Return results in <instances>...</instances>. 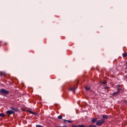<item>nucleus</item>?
Segmentation results:
<instances>
[{"label": "nucleus", "instance_id": "1", "mask_svg": "<svg viewBox=\"0 0 127 127\" xmlns=\"http://www.w3.org/2000/svg\"><path fill=\"white\" fill-rule=\"evenodd\" d=\"M105 121L104 119H101L100 120H98L96 122V125L100 126H102L104 123H105Z\"/></svg>", "mask_w": 127, "mask_h": 127}, {"label": "nucleus", "instance_id": "2", "mask_svg": "<svg viewBox=\"0 0 127 127\" xmlns=\"http://www.w3.org/2000/svg\"><path fill=\"white\" fill-rule=\"evenodd\" d=\"M6 113L8 116H10V115H13L14 116L15 115L14 111H13L12 110H8Z\"/></svg>", "mask_w": 127, "mask_h": 127}, {"label": "nucleus", "instance_id": "3", "mask_svg": "<svg viewBox=\"0 0 127 127\" xmlns=\"http://www.w3.org/2000/svg\"><path fill=\"white\" fill-rule=\"evenodd\" d=\"M0 93L2 94H8L9 92L4 89H0Z\"/></svg>", "mask_w": 127, "mask_h": 127}, {"label": "nucleus", "instance_id": "4", "mask_svg": "<svg viewBox=\"0 0 127 127\" xmlns=\"http://www.w3.org/2000/svg\"><path fill=\"white\" fill-rule=\"evenodd\" d=\"M10 109H11V111H13V112H18V109L17 108H14L13 107H10Z\"/></svg>", "mask_w": 127, "mask_h": 127}, {"label": "nucleus", "instance_id": "5", "mask_svg": "<svg viewBox=\"0 0 127 127\" xmlns=\"http://www.w3.org/2000/svg\"><path fill=\"white\" fill-rule=\"evenodd\" d=\"M117 87L118 88L117 91H119V93H120L121 91H122V88H121V85H118Z\"/></svg>", "mask_w": 127, "mask_h": 127}, {"label": "nucleus", "instance_id": "6", "mask_svg": "<svg viewBox=\"0 0 127 127\" xmlns=\"http://www.w3.org/2000/svg\"><path fill=\"white\" fill-rule=\"evenodd\" d=\"M103 120H106L109 119V116L108 115H103L102 116Z\"/></svg>", "mask_w": 127, "mask_h": 127}, {"label": "nucleus", "instance_id": "7", "mask_svg": "<svg viewBox=\"0 0 127 127\" xmlns=\"http://www.w3.org/2000/svg\"><path fill=\"white\" fill-rule=\"evenodd\" d=\"M119 94H120V91H117V92H114L113 93V96H117V95H119Z\"/></svg>", "mask_w": 127, "mask_h": 127}, {"label": "nucleus", "instance_id": "8", "mask_svg": "<svg viewBox=\"0 0 127 127\" xmlns=\"http://www.w3.org/2000/svg\"><path fill=\"white\" fill-rule=\"evenodd\" d=\"M30 114H32V115H35V116H37V114L31 111H28Z\"/></svg>", "mask_w": 127, "mask_h": 127}, {"label": "nucleus", "instance_id": "9", "mask_svg": "<svg viewBox=\"0 0 127 127\" xmlns=\"http://www.w3.org/2000/svg\"><path fill=\"white\" fill-rule=\"evenodd\" d=\"M70 91H72V92H73V93H75V88L74 87H70L69 88Z\"/></svg>", "mask_w": 127, "mask_h": 127}, {"label": "nucleus", "instance_id": "10", "mask_svg": "<svg viewBox=\"0 0 127 127\" xmlns=\"http://www.w3.org/2000/svg\"><path fill=\"white\" fill-rule=\"evenodd\" d=\"M64 123H66V122H67V123H68V124H71V123H72V121H71L70 120H64Z\"/></svg>", "mask_w": 127, "mask_h": 127}, {"label": "nucleus", "instance_id": "11", "mask_svg": "<svg viewBox=\"0 0 127 127\" xmlns=\"http://www.w3.org/2000/svg\"><path fill=\"white\" fill-rule=\"evenodd\" d=\"M122 55H123V57H124V58L127 57V53H123L122 54Z\"/></svg>", "mask_w": 127, "mask_h": 127}, {"label": "nucleus", "instance_id": "12", "mask_svg": "<svg viewBox=\"0 0 127 127\" xmlns=\"http://www.w3.org/2000/svg\"><path fill=\"white\" fill-rule=\"evenodd\" d=\"M0 117H1L2 118H4L5 117V115L3 113L0 114Z\"/></svg>", "mask_w": 127, "mask_h": 127}, {"label": "nucleus", "instance_id": "13", "mask_svg": "<svg viewBox=\"0 0 127 127\" xmlns=\"http://www.w3.org/2000/svg\"><path fill=\"white\" fill-rule=\"evenodd\" d=\"M97 122V118H94L92 121V123H95Z\"/></svg>", "mask_w": 127, "mask_h": 127}, {"label": "nucleus", "instance_id": "14", "mask_svg": "<svg viewBox=\"0 0 127 127\" xmlns=\"http://www.w3.org/2000/svg\"><path fill=\"white\" fill-rule=\"evenodd\" d=\"M101 84H102L103 85H107V81L105 80L104 81L102 82Z\"/></svg>", "mask_w": 127, "mask_h": 127}, {"label": "nucleus", "instance_id": "15", "mask_svg": "<svg viewBox=\"0 0 127 127\" xmlns=\"http://www.w3.org/2000/svg\"><path fill=\"white\" fill-rule=\"evenodd\" d=\"M58 119H59V120H62V116L60 115L58 117Z\"/></svg>", "mask_w": 127, "mask_h": 127}, {"label": "nucleus", "instance_id": "16", "mask_svg": "<svg viewBox=\"0 0 127 127\" xmlns=\"http://www.w3.org/2000/svg\"><path fill=\"white\" fill-rule=\"evenodd\" d=\"M85 90L86 91L90 90V87H85Z\"/></svg>", "mask_w": 127, "mask_h": 127}, {"label": "nucleus", "instance_id": "17", "mask_svg": "<svg viewBox=\"0 0 127 127\" xmlns=\"http://www.w3.org/2000/svg\"><path fill=\"white\" fill-rule=\"evenodd\" d=\"M104 89H105V90H108V89H109V87L108 86H105L104 87Z\"/></svg>", "mask_w": 127, "mask_h": 127}, {"label": "nucleus", "instance_id": "18", "mask_svg": "<svg viewBox=\"0 0 127 127\" xmlns=\"http://www.w3.org/2000/svg\"><path fill=\"white\" fill-rule=\"evenodd\" d=\"M78 127H85V126H84V125H78Z\"/></svg>", "mask_w": 127, "mask_h": 127}, {"label": "nucleus", "instance_id": "19", "mask_svg": "<svg viewBox=\"0 0 127 127\" xmlns=\"http://www.w3.org/2000/svg\"><path fill=\"white\" fill-rule=\"evenodd\" d=\"M89 127H97V126H96L95 125H91V126H89Z\"/></svg>", "mask_w": 127, "mask_h": 127}, {"label": "nucleus", "instance_id": "20", "mask_svg": "<svg viewBox=\"0 0 127 127\" xmlns=\"http://www.w3.org/2000/svg\"><path fill=\"white\" fill-rule=\"evenodd\" d=\"M1 75L2 76H5V73H2Z\"/></svg>", "mask_w": 127, "mask_h": 127}, {"label": "nucleus", "instance_id": "21", "mask_svg": "<svg viewBox=\"0 0 127 127\" xmlns=\"http://www.w3.org/2000/svg\"><path fill=\"white\" fill-rule=\"evenodd\" d=\"M124 103H125V104H127V100H125V101H124Z\"/></svg>", "mask_w": 127, "mask_h": 127}, {"label": "nucleus", "instance_id": "22", "mask_svg": "<svg viewBox=\"0 0 127 127\" xmlns=\"http://www.w3.org/2000/svg\"><path fill=\"white\" fill-rule=\"evenodd\" d=\"M73 127H78V126H73Z\"/></svg>", "mask_w": 127, "mask_h": 127}, {"label": "nucleus", "instance_id": "23", "mask_svg": "<svg viewBox=\"0 0 127 127\" xmlns=\"http://www.w3.org/2000/svg\"><path fill=\"white\" fill-rule=\"evenodd\" d=\"M62 127H67V126L64 125V126H63Z\"/></svg>", "mask_w": 127, "mask_h": 127}, {"label": "nucleus", "instance_id": "24", "mask_svg": "<svg viewBox=\"0 0 127 127\" xmlns=\"http://www.w3.org/2000/svg\"><path fill=\"white\" fill-rule=\"evenodd\" d=\"M56 127H60V126H56Z\"/></svg>", "mask_w": 127, "mask_h": 127}]
</instances>
